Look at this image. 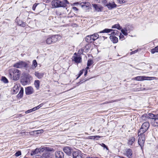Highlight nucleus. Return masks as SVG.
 I'll return each mask as SVG.
<instances>
[{
  "instance_id": "1",
  "label": "nucleus",
  "mask_w": 158,
  "mask_h": 158,
  "mask_svg": "<svg viewBox=\"0 0 158 158\" xmlns=\"http://www.w3.org/2000/svg\"><path fill=\"white\" fill-rule=\"evenodd\" d=\"M8 72L9 77L12 80L17 81L19 79L21 74L20 71L16 69L11 68L9 69Z\"/></svg>"
},
{
  "instance_id": "2",
  "label": "nucleus",
  "mask_w": 158,
  "mask_h": 158,
  "mask_svg": "<svg viewBox=\"0 0 158 158\" xmlns=\"http://www.w3.org/2000/svg\"><path fill=\"white\" fill-rule=\"evenodd\" d=\"M69 4V2L67 0H58L52 1V6L55 7H65Z\"/></svg>"
},
{
  "instance_id": "3",
  "label": "nucleus",
  "mask_w": 158,
  "mask_h": 158,
  "mask_svg": "<svg viewBox=\"0 0 158 158\" xmlns=\"http://www.w3.org/2000/svg\"><path fill=\"white\" fill-rule=\"evenodd\" d=\"M149 126V122H146L144 123L139 130L138 135H140V134H144L145 132L148 130Z\"/></svg>"
},
{
  "instance_id": "4",
  "label": "nucleus",
  "mask_w": 158,
  "mask_h": 158,
  "mask_svg": "<svg viewBox=\"0 0 158 158\" xmlns=\"http://www.w3.org/2000/svg\"><path fill=\"white\" fill-rule=\"evenodd\" d=\"M28 65L27 62L20 61L14 64L13 67L17 68H26L28 67Z\"/></svg>"
},
{
  "instance_id": "5",
  "label": "nucleus",
  "mask_w": 158,
  "mask_h": 158,
  "mask_svg": "<svg viewBox=\"0 0 158 158\" xmlns=\"http://www.w3.org/2000/svg\"><path fill=\"white\" fill-rule=\"evenodd\" d=\"M58 35H55L48 38L46 40V43L48 44L56 43L58 40Z\"/></svg>"
},
{
  "instance_id": "6",
  "label": "nucleus",
  "mask_w": 158,
  "mask_h": 158,
  "mask_svg": "<svg viewBox=\"0 0 158 158\" xmlns=\"http://www.w3.org/2000/svg\"><path fill=\"white\" fill-rule=\"evenodd\" d=\"M158 114H154L152 113H149L143 114L142 117L143 120H147L148 119L150 118L153 120L155 118H158Z\"/></svg>"
},
{
  "instance_id": "7",
  "label": "nucleus",
  "mask_w": 158,
  "mask_h": 158,
  "mask_svg": "<svg viewBox=\"0 0 158 158\" xmlns=\"http://www.w3.org/2000/svg\"><path fill=\"white\" fill-rule=\"evenodd\" d=\"M138 136L139 137L138 140V143L140 146L141 148L142 149L145 140V134L138 135Z\"/></svg>"
},
{
  "instance_id": "8",
  "label": "nucleus",
  "mask_w": 158,
  "mask_h": 158,
  "mask_svg": "<svg viewBox=\"0 0 158 158\" xmlns=\"http://www.w3.org/2000/svg\"><path fill=\"white\" fill-rule=\"evenodd\" d=\"M112 31L111 33V35L115 36V35H118V32L117 30H112V29H109L106 28L100 32V33H108Z\"/></svg>"
},
{
  "instance_id": "9",
  "label": "nucleus",
  "mask_w": 158,
  "mask_h": 158,
  "mask_svg": "<svg viewBox=\"0 0 158 158\" xmlns=\"http://www.w3.org/2000/svg\"><path fill=\"white\" fill-rule=\"evenodd\" d=\"M31 77L30 76H26L21 80V82L22 85H26L30 83V80Z\"/></svg>"
},
{
  "instance_id": "10",
  "label": "nucleus",
  "mask_w": 158,
  "mask_h": 158,
  "mask_svg": "<svg viewBox=\"0 0 158 158\" xmlns=\"http://www.w3.org/2000/svg\"><path fill=\"white\" fill-rule=\"evenodd\" d=\"M92 6L96 11L101 12L103 10V7L100 5L93 4Z\"/></svg>"
},
{
  "instance_id": "11",
  "label": "nucleus",
  "mask_w": 158,
  "mask_h": 158,
  "mask_svg": "<svg viewBox=\"0 0 158 158\" xmlns=\"http://www.w3.org/2000/svg\"><path fill=\"white\" fill-rule=\"evenodd\" d=\"M34 92L33 88L31 86H28L25 88V92L27 95L32 94Z\"/></svg>"
},
{
  "instance_id": "12",
  "label": "nucleus",
  "mask_w": 158,
  "mask_h": 158,
  "mask_svg": "<svg viewBox=\"0 0 158 158\" xmlns=\"http://www.w3.org/2000/svg\"><path fill=\"white\" fill-rule=\"evenodd\" d=\"M44 149L43 148H36L35 150H32L31 154V156H33L39 153L40 154L41 152H43Z\"/></svg>"
},
{
  "instance_id": "13",
  "label": "nucleus",
  "mask_w": 158,
  "mask_h": 158,
  "mask_svg": "<svg viewBox=\"0 0 158 158\" xmlns=\"http://www.w3.org/2000/svg\"><path fill=\"white\" fill-rule=\"evenodd\" d=\"M124 155L128 158H132V151L131 149L128 148L126 150Z\"/></svg>"
},
{
  "instance_id": "14",
  "label": "nucleus",
  "mask_w": 158,
  "mask_h": 158,
  "mask_svg": "<svg viewBox=\"0 0 158 158\" xmlns=\"http://www.w3.org/2000/svg\"><path fill=\"white\" fill-rule=\"evenodd\" d=\"M73 158H83V155L80 152H73Z\"/></svg>"
},
{
  "instance_id": "15",
  "label": "nucleus",
  "mask_w": 158,
  "mask_h": 158,
  "mask_svg": "<svg viewBox=\"0 0 158 158\" xmlns=\"http://www.w3.org/2000/svg\"><path fill=\"white\" fill-rule=\"evenodd\" d=\"M89 3L86 2H83L81 3L79 2L74 3L73 4V6H81L82 7H87L89 6Z\"/></svg>"
},
{
  "instance_id": "16",
  "label": "nucleus",
  "mask_w": 158,
  "mask_h": 158,
  "mask_svg": "<svg viewBox=\"0 0 158 158\" xmlns=\"http://www.w3.org/2000/svg\"><path fill=\"white\" fill-rule=\"evenodd\" d=\"M72 150V148L69 147H64L63 148L64 152L68 155H71Z\"/></svg>"
},
{
  "instance_id": "17",
  "label": "nucleus",
  "mask_w": 158,
  "mask_h": 158,
  "mask_svg": "<svg viewBox=\"0 0 158 158\" xmlns=\"http://www.w3.org/2000/svg\"><path fill=\"white\" fill-rule=\"evenodd\" d=\"M56 158H64V154L61 151H57L55 153Z\"/></svg>"
},
{
  "instance_id": "18",
  "label": "nucleus",
  "mask_w": 158,
  "mask_h": 158,
  "mask_svg": "<svg viewBox=\"0 0 158 158\" xmlns=\"http://www.w3.org/2000/svg\"><path fill=\"white\" fill-rule=\"evenodd\" d=\"M93 38V35H92L87 36L85 38V40L89 43H92L94 41Z\"/></svg>"
},
{
  "instance_id": "19",
  "label": "nucleus",
  "mask_w": 158,
  "mask_h": 158,
  "mask_svg": "<svg viewBox=\"0 0 158 158\" xmlns=\"http://www.w3.org/2000/svg\"><path fill=\"white\" fill-rule=\"evenodd\" d=\"M19 86L20 85H17V84L14 85L12 89L14 94H16L18 92L19 90Z\"/></svg>"
},
{
  "instance_id": "20",
  "label": "nucleus",
  "mask_w": 158,
  "mask_h": 158,
  "mask_svg": "<svg viewBox=\"0 0 158 158\" xmlns=\"http://www.w3.org/2000/svg\"><path fill=\"white\" fill-rule=\"evenodd\" d=\"M152 124L154 127H158V117L155 118L153 120H152Z\"/></svg>"
},
{
  "instance_id": "21",
  "label": "nucleus",
  "mask_w": 158,
  "mask_h": 158,
  "mask_svg": "<svg viewBox=\"0 0 158 158\" xmlns=\"http://www.w3.org/2000/svg\"><path fill=\"white\" fill-rule=\"evenodd\" d=\"M73 60L77 63H80L81 61V58L80 56H73Z\"/></svg>"
},
{
  "instance_id": "22",
  "label": "nucleus",
  "mask_w": 158,
  "mask_h": 158,
  "mask_svg": "<svg viewBox=\"0 0 158 158\" xmlns=\"http://www.w3.org/2000/svg\"><path fill=\"white\" fill-rule=\"evenodd\" d=\"M106 6L109 9H111L112 8L116 7V5L114 2L109 3L107 4L106 5Z\"/></svg>"
},
{
  "instance_id": "23",
  "label": "nucleus",
  "mask_w": 158,
  "mask_h": 158,
  "mask_svg": "<svg viewBox=\"0 0 158 158\" xmlns=\"http://www.w3.org/2000/svg\"><path fill=\"white\" fill-rule=\"evenodd\" d=\"M110 38L111 41L114 43H117L118 42V38L115 36L110 35Z\"/></svg>"
},
{
  "instance_id": "24",
  "label": "nucleus",
  "mask_w": 158,
  "mask_h": 158,
  "mask_svg": "<svg viewBox=\"0 0 158 158\" xmlns=\"http://www.w3.org/2000/svg\"><path fill=\"white\" fill-rule=\"evenodd\" d=\"M35 75L38 78L41 79L43 77L44 74L43 73H39L38 72H35Z\"/></svg>"
},
{
  "instance_id": "25",
  "label": "nucleus",
  "mask_w": 158,
  "mask_h": 158,
  "mask_svg": "<svg viewBox=\"0 0 158 158\" xmlns=\"http://www.w3.org/2000/svg\"><path fill=\"white\" fill-rule=\"evenodd\" d=\"M35 87L37 89H38L39 88L40 82L39 80H35L34 83Z\"/></svg>"
},
{
  "instance_id": "26",
  "label": "nucleus",
  "mask_w": 158,
  "mask_h": 158,
  "mask_svg": "<svg viewBox=\"0 0 158 158\" xmlns=\"http://www.w3.org/2000/svg\"><path fill=\"white\" fill-rule=\"evenodd\" d=\"M23 89L22 87H21L19 93L17 95V96L19 98H21L23 96Z\"/></svg>"
},
{
  "instance_id": "27",
  "label": "nucleus",
  "mask_w": 158,
  "mask_h": 158,
  "mask_svg": "<svg viewBox=\"0 0 158 158\" xmlns=\"http://www.w3.org/2000/svg\"><path fill=\"white\" fill-rule=\"evenodd\" d=\"M135 140V139L134 137H131L128 142V144L129 145H132Z\"/></svg>"
},
{
  "instance_id": "28",
  "label": "nucleus",
  "mask_w": 158,
  "mask_h": 158,
  "mask_svg": "<svg viewBox=\"0 0 158 158\" xmlns=\"http://www.w3.org/2000/svg\"><path fill=\"white\" fill-rule=\"evenodd\" d=\"M37 65V63L36 60H34L32 61V64L31 68L34 69L36 67Z\"/></svg>"
},
{
  "instance_id": "29",
  "label": "nucleus",
  "mask_w": 158,
  "mask_h": 158,
  "mask_svg": "<svg viewBox=\"0 0 158 158\" xmlns=\"http://www.w3.org/2000/svg\"><path fill=\"white\" fill-rule=\"evenodd\" d=\"M145 77L142 76H139L136 77L135 78V79L138 81H141L144 80H145Z\"/></svg>"
},
{
  "instance_id": "30",
  "label": "nucleus",
  "mask_w": 158,
  "mask_h": 158,
  "mask_svg": "<svg viewBox=\"0 0 158 158\" xmlns=\"http://www.w3.org/2000/svg\"><path fill=\"white\" fill-rule=\"evenodd\" d=\"M43 158H49L50 156L48 152H46L45 153H44L42 154Z\"/></svg>"
},
{
  "instance_id": "31",
  "label": "nucleus",
  "mask_w": 158,
  "mask_h": 158,
  "mask_svg": "<svg viewBox=\"0 0 158 158\" xmlns=\"http://www.w3.org/2000/svg\"><path fill=\"white\" fill-rule=\"evenodd\" d=\"M121 32L125 35H128L127 30V28L122 29L121 30Z\"/></svg>"
},
{
  "instance_id": "32",
  "label": "nucleus",
  "mask_w": 158,
  "mask_h": 158,
  "mask_svg": "<svg viewBox=\"0 0 158 158\" xmlns=\"http://www.w3.org/2000/svg\"><path fill=\"white\" fill-rule=\"evenodd\" d=\"M151 52L152 54H154L156 52H158V46L155 47V48L152 49Z\"/></svg>"
},
{
  "instance_id": "33",
  "label": "nucleus",
  "mask_w": 158,
  "mask_h": 158,
  "mask_svg": "<svg viewBox=\"0 0 158 158\" xmlns=\"http://www.w3.org/2000/svg\"><path fill=\"white\" fill-rule=\"evenodd\" d=\"M112 28H116L118 30L121 29L120 25L119 24H116L112 27Z\"/></svg>"
},
{
  "instance_id": "34",
  "label": "nucleus",
  "mask_w": 158,
  "mask_h": 158,
  "mask_svg": "<svg viewBox=\"0 0 158 158\" xmlns=\"http://www.w3.org/2000/svg\"><path fill=\"white\" fill-rule=\"evenodd\" d=\"M2 80L5 83H7L8 82L7 79L5 77H2Z\"/></svg>"
},
{
  "instance_id": "35",
  "label": "nucleus",
  "mask_w": 158,
  "mask_h": 158,
  "mask_svg": "<svg viewBox=\"0 0 158 158\" xmlns=\"http://www.w3.org/2000/svg\"><path fill=\"white\" fill-rule=\"evenodd\" d=\"M93 35V37H94L93 39L94 40V41L97 39L99 37L97 33H94V35Z\"/></svg>"
},
{
  "instance_id": "36",
  "label": "nucleus",
  "mask_w": 158,
  "mask_h": 158,
  "mask_svg": "<svg viewBox=\"0 0 158 158\" xmlns=\"http://www.w3.org/2000/svg\"><path fill=\"white\" fill-rule=\"evenodd\" d=\"M145 80H151L155 79L156 78V77H145Z\"/></svg>"
},
{
  "instance_id": "37",
  "label": "nucleus",
  "mask_w": 158,
  "mask_h": 158,
  "mask_svg": "<svg viewBox=\"0 0 158 158\" xmlns=\"http://www.w3.org/2000/svg\"><path fill=\"white\" fill-rule=\"evenodd\" d=\"M93 63V61L92 60H88L87 64V66H91Z\"/></svg>"
},
{
  "instance_id": "38",
  "label": "nucleus",
  "mask_w": 158,
  "mask_h": 158,
  "mask_svg": "<svg viewBox=\"0 0 158 158\" xmlns=\"http://www.w3.org/2000/svg\"><path fill=\"white\" fill-rule=\"evenodd\" d=\"M43 132V130H40L34 131V132H31V133H32L35 132L36 134H38L39 133H42Z\"/></svg>"
},
{
  "instance_id": "39",
  "label": "nucleus",
  "mask_w": 158,
  "mask_h": 158,
  "mask_svg": "<svg viewBox=\"0 0 158 158\" xmlns=\"http://www.w3.org/2000/svg\"><path fill=\"white\" fill-rule=\"evenodd\" d=\"M21 155V151H18L15 153V156H19Z\"/></svg>"
},
{
  "instance_id": "40",
  "label": "nucleus",
  "mask_w": 158,
  "mask_h": 158,
  "mask_svg": "<svg viewBox=\"0 0 158 158\" xmlns=\"http://www.w3.org/2000/svg\"><path fill=\"white\" fill-rule=\"evenodd\" d=\"M101 145L102 147H103L104 148H106L107 150H109L108 147L104 143H102Z\"/></svg>"
},
{
  "instance_id": "41",
  "label": "nucleus",
  "mask_w": 158,
  "mask_h": 158,
  "mask_svg": "<svg viewBox=\"0 0 158 158\" xmlns=\"http://www.w3.org/2000/svg\"><path fill=\"white\" fill-rule=\"evenodd\" d=\"M39 4L35 3L33 5L32 9L33 10H35L36 7Z\"/></svg>"
},
{
  "instance_id": "42",
  "label": "nucleus",
  "mask_w": 158,
  "mask_h": 158,
  "mask_svg": "<svg viewBox=\"0 0 158 158\" xmlns=\"http://www.w3.org/2000/svg\"><path fill=\"white\" fill-rule=\"evenodd\" d=\"M117 1L119 4H122L125 2V0H117Z\"/></svg>"
},
{
  "instance_id": "43",
  "label": "nucleus",
  "mask_w": 158,
  "mask_h": 158,
  "mask_svg": "<svg viewBox=\"0 0 158 158\" xmlns=\"http://www.w3.org/2000/svg\"><path fill=\"white\" fill-rule=\"evenodd\" d=\"M99 1H98V2L100 3H102L105 4L106 3V0H99Z\"/></svg>"
},
{
  "instance_id": "44",
  "label": "nucleus",
  "mask_w": 158,
  "mask_h": 158,
  "mask_svg": "<svg viewBox=\"0 0 158 158\" xmlns=\"http://www.w3.org/2000/svg\"><path fill=\"white\" fill-rule=\"evenodd\" d=\"M73 10L76 11V12L78 11V9H77L76 7L73 6L72 7Z\"/></svg>"
},
{
  "instance_id": "45",
  "label": "nucleus",
  "mask_w": 158,
  "mask_h": 158,
  "mask_svg": "<svg viewBox=\"0 0 158 158\" xmlns=\"http://www.w3.org/2000/svg\"><path fill=\"white\" fill-rule=\"evenodd\" d=\"M83 73V72L82 71H80L79 72V74H78V76L77 77V78H78Z\"/></svg>"
},
{
  "instance_id": "46",
  "label": "nucleus",
  "mask_w": 158,
  "mask_h": 158,
  "mask_svg": "<svg viewBox=\"0 0 158 158\" xmlns=\"http://www.w3.org/2000/svg\"><path fill=\"white\" fill-rule=\"evenodd\" d=\"M120 39H123L124 38V36L121 33H120V35L119 36Z\"/></svg>"
},
{
  "instance_id": "47",
  "label": "nucleus",
  "mask_w": 158,
  "mask_h": 158,
  "mask_svg": "<svg viewBox=\"0 0 158 158\" xmlns=\"http://www.w3.org/2000/svg\"><path fill=\"white\" fill-rule=\"evenodd\" d=\"M35 158H43L42 156L38 155L35 156Z\"/></svg>"
},
{
  "instance_id": "48",
  "label": "nucleus",
  "mask_w": 158,
  "mask_h": 158,
  "mask_svg": "<svg viewBox=\"0 0 158 158\" xmlns=\"http://www.w3.org/2000/svg\"><path fill=\"white\" fill-rule=\"evenodd\" d=\"M32 111L31 110V109H30V110H27V111H26V114H28V113H30V112H32Z\"/></svg>"
},
{
  "instance_id": "49",
  "label": "nucleus",
  "mask_w": 158,
  "mask_h": 158,
  "mask_svg": "<svg viewBox=\"0 0 158 158\" xmlns=\"http://www.w3.org/2000/svg\"><path fill=\"white\" fill-rule=\"evenodd\" d=\"M22 27H25L26 26V23L24 22H23V23L20 25Z\"/></svg>"
},
{
  "instance_id": "50",
  "label": "nucleus",
  "mask_w": 158,
  "mask_h": 158,
  "mask_svg": "<svg viewBox=\"0 0 158 158\" xmlns=\"http://www.w3.org/2000/svg\"><path fill=\"white\" fill-rule=\"evenodd\" d=\"M137 51H138V50H135L134 51H132V52H131V54H134V53H136Z\"/></svg>"
},
{
  "instance_id": "51",
  "label": "nucleus",
  "mask_w": 158,
  "mask_h": 158,
  "mask_svg": "<svg viewBox=\"0 0 158 158\" xmlns=\"http://www.w3.org/2000/svg\"><path fill=\"white\" fill-rule=\"evenodd\" d=\"M89 139H95V136H90L89 137Z\"/></svg>"
},
{
  "instance_id": "52",
  "label": "nucleus",
  "mask_w": 158,
  "mask_h": 158,
  "mask_svg": "<svg viewBox=\"0 0 158 158\" xmlns=\"http://www.w3.org/2000/svg\"><path fill=\"white\" fill-rule=\"evenodd\" d=\"M23 22H22V21H19L18 22V24L20 26V25H21V24H22L23 23Z\"/></svg>"
},
{
  "instance_id": "53",
  "label": "nucleus",
  "mask_w": 158,
  "mask_h": 158,
  "mask_svg": "<svg viewBox=\"0 0 158 158\" xmlns=\"http://www.w3.org/2000/svg\"><path fill=\"white\" fill-rule=\"evenodd\" d=\"M31 109L32 111H34L35 110H36V108H35V107H34L32 109Z\"/></svg>"
},
{
  "instance_id": "54",
  "label": "nucleus",
  "mask_w": 158,
  "mask_h": 158,
  "mask_svg": "<svg viewBox=\"0 0 158 158\" xmlns=\"http://www.w3.org/2000/svg\"><path fill=\"white\" fill-rule=\"evenodd\" d=\"M87 73V70H86L85 72L84 73V76H86Z\"/></svg>"
},
{
  "instance_id": "55",
  "label": "nucleus",
  "mask_w": 158,
  "mask_h": 158,
  "mask_svg": "<svg viewBox=\"0 0 158 158\" xmlns=\"http://www.w3.org/2000/svg\"><path fill=\"white\" fill-rule=\"evenodd\" d=\"M43 105V104H40V105H39L38 106H39V108H40Z\"/></svg>"
},
{
  "instance_id": "56",
  "label": "nucleus",
  "mask_w": 158,
  "mask_h": 158,
  "mask_svg": "<svg viewBox=\"0 0 158 158\" xmlns=\"http://www.w3.org/2000/svg\"><path fill=\"white\" fill-rule=\"evenodd\" d=\"M35 107L36 108V110H37V109H38L39 108V106H36Z\"/></svg>"
},
{
  "instance_id": "57",
  "label": "nucleus",
  "mask_w": 158,
  "mask_h": 158,
  "mask_svg": "<svg viewBox=\"0 0 158 158\" xmlns=\"http://www.w3.org/2000/svg\"><path fill=\"white\" fill-rule=\"evenodd\" d=\"M86 158H95V157H87Z\"/></svg>"
},
{
  "instance_id": "58",
  "label": "nucleus",
  "mask_w": 158,
  "mask_h": 158,
  "mask_svg": "<svg viewBox=\"0 0 158 158\" xmlns=\"http://www.w3.org/2000/svg\"><path fill=\"white\" fill-rule=\"evenodd\" d=\"M89 69V66H87L86 68V69L87 70V69Z\"/></svg>"
},
{
  "instance_id": "59",
  "label": "nucleus",
  "mask_w": 158,
  "mask_h": 158,
  "mask_svg": "<svg viewBox=\"0 0 158 158\" xmlns=\"http://www.w3.org/2000/svg\"><path fill=\"white\" fill-rule=\"evenodd\" d=\"M102 37L104 38V39H106L107 38V37H105V36H103Z\"/></svg>"
},
{
  "instance_id": "60",
  "label": "nucleus",
  "mask_w": 158,
  "mask_h": 158,
  "mask_svg": "<svg viewBox=\"0 0 158 158\" xmlns=\"http://www.w3.org/2000/svg\"><path fill=\"white\" fill-rule=\"evenodd\" d=\"M157 148L158 149V145L157 146Z\"/></svg>"
},
{
  "instance_id": "61",
  "label": "nucleus",
  "mask_w": 158,
  "mask_h": 158,
  "mask_svg": "<svg viewBox=\"0 0 158 158\" xmlns=\"http://www.w3.org/2000/svg\"><path fill=\"white\" fill-rule=\"evenodd\" d=\"M76 53H74V55H76Z\"/></svg>"
}]
</instances>
